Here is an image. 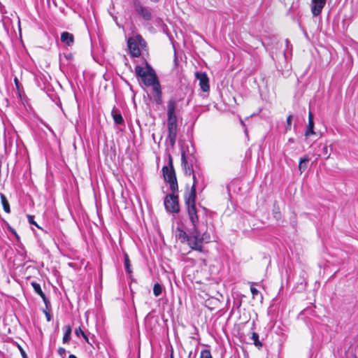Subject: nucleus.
<instances>
[{"label":"nucleus","mask_w":358,"mask_h":358,"mask_svg":"<svg viewBox=\"0 0 358 358\" xmlns=\"http://www.w3.org/2000/svg\"><path fill=\"white\" fill-rule=\"evenodd\" d=\"M145 67L146 70H144L142 66H136L135 73L137 77L141 79L142 83L146 87H152L153 99L157 104L161 105L163 100L162 87L159 78L155 70L147 62H145Z\"/></svg>","instance_id":"1"},{"label":"nucleus","mask_w":358,"mask_h":358,"mask_svg":"<svg viewBox=\"0 0 358 358\" xmlns=\"http://www.w3.org/2000/svg\"><path fill=\"white\" fill-rule=\"evenodd\" d=\"M187 215L191 223L192 229L194 234L201 237V241H205L206 243L210 242V234L208 233L206 227V219L201 215V210L196 206H191L187 208Z\"/></svg>","instance_id":"2"},{"label":"nucleus","mask_w":358,"mask_h":358,"mask_svg":"<svg viewBox=\"0 0 358 358\" xmlns=\"http://www.w3.org/2000/svg\"><path fill=\"white\" fill-rule=\"evenodd\" d=\"M188 235L183 229L178 227L176 231V238L181 243L187 242L191 249L199 252L203 251V243L205 241H201V237L194 234L192 229H189Z\"/></svg>","instance_id":"3"},{"label":"nucleus","mask_w":358,"mask_h":358,"mask_svg":"<svg viewBox=\"0 0 358 358\" xmlns=\"http://www.w3.org/2000/svg\"><path fill=\"white\" fill-rule=\"evenodd\" d=\"M169 165L170 166H164L162 168V172L164 180L169 183L170 189L171 192H178V185L177 182V178L175 173L174 168L173 166L172 160L170 158L169 159Z\"/></svg>","instance_id":"4"},{"label":"nucleus","mask_w":358,"mask_h":358,"mask_svg":"<svg viewBox=\"0 0 358 358\" xmlns=\"http://www.w3.org/2000/svg\"><path fill=\"white\" fill-rule=\"evenodd\" d=\"M167 138L172 148L174 147L178 131V118L176 115H167Z\"/></svg>","instance_id":"5"},{"label":"nucleus","mask_w":358,"mask_h":358,"mask_svg":"<svg viewBox=\"0 0 358 358\" xmlns=\"http://www.w3.org/2000/svg\"><path fill=\"white\" fill-rule=\"evenodd\" d=\"M166 210L172 213H178L180 211L178 201V192H171L168 194L164 201Z\"/></svg>","instance_id":"6"},{"label":"nucleus","mask_w":358,"mask_h":358,"mask_svg":"<svg viewBox=\"0 0 358 358\" xmlns=\"http://www.w3.org/2000/svg\"><path fill=\"white\" fill-rule=\"evenodd\" d=\"M132 7L136 14L142 17L145 21H150L152 19V9L144 6L140 0H131Z\"/></svg>","instance_id":"7"},{"label":"nucleus","mask_w":358,"mask_h":358,"mask_svg":"<svg viewBox=\"0 0 358 358\" xmlns=\"http://www.w3.org/2000/svg\"><path fill=\"white\" fill-rule=\"evenodd\" d=\"M141 42L145 43L140 35L136 36V39L134 38H129L128 39L127 46L131 57H138L141 55V50L138 46V43L141 44Z\"/></svg>","instance_id":"8"},{"label":"nucleus","mask_w":358,"mask_h":358,"mask_svg":"<svg viewBox=\"0 0 358 358\" xmlns=\"http://www.w3.org/2000/svg\"><path fill=\"white\" fill-rule=\"evenodd\" d=\"M193 184L192 187H200L203 189L205 187L204 177L202 172L198 169L195 170L192 173Z\"/></svg>","instance_id":"9"},{"label":"nucleus","mask_w":358,"mask_h":358,"mask_svg":"<svg viewBox=\"0 0 358 358\" xmlns=\"http://www.w3.org/2000/svg\"><path fill=\"white\" fill-rule=\"evenodd\" d=\"M196 187L192 186L191 189L185 192L184 199L186 208H190L192 206H196Z\"/></svg>","instance_id":"10"},{"label":"nucleus","mask_w":358,"mask_h":358,"mask_svg":"<svg viewBox=\"0 0 358 358\" xmlns=\"http://www.w3.org/2000/svg\"><path fill=\"white\" fill-rule=\"evenodd\" d=\"M189 161L188 160V157L185 155V152L182 151L181 155V164L184 173L187 176H191L195 171L194 166H192V164H189Z\"/></svg>","instance_id":"11"},{"label":"nucleus","mask_w":358,"mask_h":358,"mask_svg":"<svg viewBox=\"0 0 358 358\" xmlns=\"http://www.w3.org/2000/svg\"><path fill=\"white\" fill-rule=\"evenodd\" d=\"M311 12L313 15L318 16L326 4V0H311Z\"/></svg>","instance_id":"12"},{"label":"nucleus","mask_w":358,"mask_h":358,"mask_svg":"<svg viewBox=\"0 0 358 358\" xmlns=\"http://www.w3.org/2000/svg\"><path fill=\"white\" fill-rule=\"evenodd\" d=\"M196 76L199 80V85L203 92H208L210 90L209 79L205 73H196Z\"/></svg>","instance_id":"13"},{"label":"nucleus","mask_w":358,"mask_h":358,"mask_svg":"<svg viewBox=\"0 0 358 358\" xmlns=\"http://www.w3.org/2000/svg\"><path fill=\"white\" fill-rule=\"evenodd\" d=\"M178 102L172 98L170 99L167 102V115H176V108Z\"/></svg>","instance_id":"14"},{"label":"nucleus","mask_w":358,"mask_h":358,"mask_svg":"<svg viewBox=\"0 0 358 358\" xmlns=\"http://www.w3.org/2000/svg\"><path fill=\"white\" fill-rule=\"evenodd\" d=\"M61 41L68 46H71L74 42V36L69 32L64 31L61 34Z\"/></svg>","instance_id":"15"},{"label":"nucleus","mask_w":358,"mask_h":358,"mask_svg":"<svg viewBox=\"0 0 358 358\" xmlns=\"http://www.w3.org/2000/svg\"><path fill=\"white\" fill-rule=\"evenodd\" d=\"M313 128H314L313 115L312 114V113L310 112L309 115H308V127H307L306 132H305V136L306 137H308L310 135L315 134Z\"/></svg>","instance_id":"16"},{"label":"nucleus","mask_w":358,"mask_h":358,"mask_svg":"<svg viewBox=\"0 0 358 358\" xmlns=\"http://www.w3.org/2000/svg\"><path fill=\"white\" fill-rule=\"evenodd\" d=\"M309 161L310 158L308 155H304L303 157L300 158L299 164V170L300 171L301 173H303L306 171Z\"/></svg>","instance_id":"17"},{"label":"nucleus","mask_w":358,"mask_h":358,"mask_svg":"<svg viewBox=\"0 0 358 358\" xmlns=\"http://www.w3.org/2000/svg\"><path fill=\"white\" fill-rule=\"evenodd\" d=\"M64 334L62 338L63 343H69L71 340V327L70 325H66L64 327Z\"/></svg>","instance_id":"18"},{"label":"nucleus","mask_w":358,"mask_h":358,"mask_svg":"<svg viewBox=\"0 0 358 358\" xmlns=\"http://www.w3.org/2000/svg\"><path fill=\"white\" fill-rule=\"evenodd\" d=\"M111 113L115 124H122L124 123L123 117L120 112L113 108Z\"/></svg>","instance_id":"19"},{"label":"nucleus","mask_w":358,"mask_h":358,"mask_svg":"<svg viewBox=\"0 0 358 358\" xmlns=\"http://www.w3.org/2000/svg\"><path fill=\"white\" fill-rule=\"evenodd\" d=\"M124 264L126 272L128 274L131 275L132 273L131 265L129 255L127 252H124Z\"/></svg>","instance_id":"20"},{"label":"nucleus","mask_w":358,"mask_h":358,"mask_svg":"<svg viewBox=\"0 0 358 358\" xmlns=\"http://www.w3.org/2000/svg\"><path fill=\"white\" fill-rule=\"evenodd\" d=\"M0 197H1V201L4 211L7 213H10V205L7 200L6 196L3 194L1 193Z\"/></svg>","instance_id":"21"},{"label":"nucleus","mask_w":358,"mask_h":358,"mask_svg":"<svg viewBox=\"0 0 358 358\" xmlns=\"http://www.w3.org/2000/svg\"><path fill=\"white\" fill-rule=\"evenodd\" d=\"M34 290L37 293L41 298L45 296L44 292L42 291L41 285L36 282H31V283Z\"/></svg>","instance_id":"22"},{"label":"nucleus","mask_w":358,"mask_h":358,"mask_svg":"<svg viewBox=\"0 0 358 358\" xmlns=\"http://www.w3.org/2000/svg\"><path fill=\"white\" fill-rule=\"evenodd\" d=\"M320 147L321 148V154L320 155H323L324 157V159H328L330 157V152H329V148L327 144H323L320 145Z\"/></svg>","instance_id":"23"},{"label":"nucleus","mask_w":358,"mask_h":358,"mask_svg":"<svg viewBox=\"0 0 358 358\" xmlns=\"http://www.w3.org/2000/svg\"><path fill=\"white\" fill-rule=\"evenodd\" d=\"M163 290L162 285L158 282L155 283L153 286V294L155 296H159L162 294Z\"/></svg>","instance_id":"24"},{"label":"nucleus","mask_w":358,"mask_h":358,"mask_svg":"<svg viewBox=\"0 0 358 358\" xmlns=\"http://www.w3.org/2000/svg\"><path fill=\"white\" fill-rule=\"evenodd\" d=\"M75 334L78 337L82 336L87 343H90L87 336L83 331V330L81 329V327H79L78 328H76L75 329Z\"/></svg>","instance_id":"25"},{"label":"nucleus","mask_w":358,"mask_h":358,"mask_svg":"<svg viewBox=\"0 0 358 358\" xmlns=\"http://www.w3.org/2000/svg\"><path fill=\"white\" fill-rule=\"evenodd\" d=\"M251 339L254 342V345L258 348H261L262 346V343L259 340V335L256 332H252Z\"/></svg>","instance_id":"26"},{"label":"nucleus","mask_w":358,"mask_h":358,"mask_svg":"<svg viewBox=\"0 0 358 358\" xmlns=\"http://www.w3.org/2000/svg\"><path fill=\"white\" fill-rule=\"evenodd\" d=\"M200 358H213L211 352L208 349L202 350L201 352Z\"/></svg>","instance_id":"27"},{"label":"nucleus","mask_w":358,"mask_h":358,"mask_svg":"<svg viewBox=\"0 0 358 358\" xmlns=\"http://www.w3.org/2000/svg\"><path fill=\"white\" fill-rule=\"evenodd\" d=\"M42 299L45 305L46 309L45 310H51V303L49 299L46 297V296H43Z\"/></svg>","instance_id":"28"},{"label":"nucleus","mask_w":358,"mask_h":358,"mask_svg":"<svg viewBox=\"0 0 358 358\" xmlns=\"http://www.w3.org/2000/svg\"><path fill=\"white\" fill-rule=\"evenodd\" d=\"M42 299L45 305L46 309L45 310H51V303L49 299L46 297V296H43Z\"/></svg>","instance_id":"29"},{"label":"nucleus","mask_w":358,"mask_h":358,"mask_svg":"<svg viewBox=\"0 0 358 358\" xmlns=\"http://www.w3.org/2000/svg\"><path fill=\"white\" fill-rule=\"evenodd\" d=\"M187 157H188V160L189 161V164H192V166H195V168L196 169L197 166H196V164L197 163V160H196V157L193 155L187 156Z\"/></svg>","instance_id":"30"},{"label":"nucleus","mask_w":358,"mask_h":358,"mask_svg":"<svg viewBox=\"0 0 358 358\" xmlns=\"http://www.w3.org/2000/svg\"><path fill=\"white\" fill-rule=\"evenodd\" d=\"M292 119H293V116L292 115H288V117L287 118L286 131L291 129V124H292Z\"/></svg>","instance_id":"31"},{"label":"nucleus","mask_w":358,"mask_h":358,"mask_svg":"<svg viewBox=\"0 0 358 358\" xmlns=\"http://www.w3.org/2000/svg\"><path fill=\"white\" fill-rule=\"evenodd\" d=\"M28 221L31 224H34L38 228H40L39 226L36 224V222L34 220V216L31 215H27Z\"/></svg>","instance_id":"32"},{"label":"nucleus","mask_w":358,"mask_h":358,"mask_svg":"<svg viewBox=\"0 0 358 358\" xmlns=\"http://www.w3.org/2000/svg\"><path fill=\"white\" fill-rule=\"evenodd\" d=\"M58 354L62 357V358H65V356H66V350L64 348H59L58 349Z\"/></svg>","instance_id":"33"},{"label":"nucleus","mask_w":358,"mask_h":358,"mask_svg":"<svg viewBox=\"0 0 358 358\" xmlns=\"http://www.w3.org/2000/svg\"><path fill=\"white\" fill-rule=\"evenodd\" d=\"M44 314L45 315L47 321L50 322L52 320V315L50 314V310H43Z\"/></svg>","instance_id":"34"},{"label":"nucleus","mask_w":358,"mask_h":358,"mask_svg":"<svg viewBox=\"0 0 358 358\" xmlns=\"http://www.w3.org/2000/svg\"><path fill=\"white\" fill-rule=\"evenodd\" d=\"M273 217H274L275 219H277V220L280 219V217H281V213H280V212L278 210H273Z\"/></svg>","instance_id":"35"},{"label":"nucleus","mask_w":358,"mask_h":358,"mask_svg":"<svg viewBox=\"0 0 358 358\" xmlns=\"http://www.w3.org/2000/svg\"><path fill=\"white\" fill-rule=\"evenodd\" d=\"M250 291H251V293H252L253 297H255L256 295H257L259 294L258 289L252 286L250 287Z\"/></svg>","instance_id":"36"},{"label":"nucleus","mask_w":358,"mask_h":358,"mask_svg":"<svg viewBox=\"0 0 358 358\" xmlns=\"http://www.w3.org/2000/svg\"><path fill=\"white\" fill-rule=\"evenodd\" d=\"M19 350L20 351V353H21V355L22 357V358H28L25 351L23 350V348L19 345Z\"/></svg>","instance_id":"37"},{"label":"nucleus","mask_w":358,"mask_h":358,"mask_svg":"<svg viewBox=\"0 0 358 358\" xmlns=\"http://www.w3.org/2000/svg\"><path fill=\"white\" fill-rule=\"evenodd\" d=\"M69 358H77V357L76 355H70L69 356Z\"/></svg>","instance_id":"38"},{"label":"nucleus","mask_w":358,"mask_h":358,"mask_svg":"<svg viewBox=\"0 0 358 358\" xmlns=\"http://www.w3.org/2000/svg\"><path fill=\"white\" fill-rule=\"evenodd\" d=\"M14 81H15V83L16 84V85H18V80H17V78H15L14 79Z\"/></svg>","instance_id":"39"},{"label":"nucleus","mask_w":358,"mask_h":358,"mask_svg":"<svg viewBox=\"0 0 358 358\" xmlns=\"http://www.w3.org/2000/svg\"><path fill=\"white\" fill-rule=\"evenodd\" d=\"M150 1H152V2L156 3V2L159 1L160 0H150Z\"/></svg>","instance_id":"40"},{"label":"nucleus","mask_w":358,"mask_h":358,"mask_svg":"<svg viewBox=\"0 0 358 358\" xmlns=\"http://www.w3.org/2000/svg\"><path fill=\"white\" fill-rule=\"evenodd\" d=\"M289 141H292V142H293V139H292V138H289Z\"/></svg>","instance_id":"41"},{"label":"nucleus","mask_w":358,"mask_h":358,"mask_svg":"<svg viewBox=\"0 0 358 358\" xmlns=\"http://www.w3.org/2000/svg\"><path fill=\"white\" fill-rule=\"evenodd\" d=\"M15 236H16L17 238H19L18 235H17L16 234H15Z\"/></svg>","instance_id":"42"},{"label":"nucleus","mask_w":358,"mask_h":358,"mask_svg":"<svg viewBox=\"0 0 358 358\" xmlns=\"http://www.w3.org/2000/svg\"><path fill=\"white\" fill-rule=\"evenodd\" d=\"M171 358H173V357H171Z\"/></svg>","instance_id":"43"}]
</instances>
